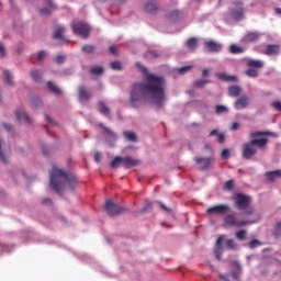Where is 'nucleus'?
<instances>
[{"instance_id": "4d7b16f0", "label": "nucleus", "mask_w": 281, "mask_h": 281, "mask_svg": "<svg viewBox=\"0 0 281 281\" xmlns=\"http://www.w3.org/2000/svg\"><path fill=\"white\" fill-rule=\"evenodd\" d=\"M3 126L8 133H12V125L10 123H4Z\"/></svg>"}, {"instance_id": "49530a36", "label": "nucleus", "mask_w": 281, "mask_h": 281, "mask_svg": "<svg viewBox=\"0 0 281 281\" xmlns=\"http://www.w3.org/2000/svg\"><path fill=\"white\" fill-rule=\"evenodd\" d=\"M190 69H192V66L180 67V68H178V74H188V71H190Z\"/></svg>"}, {"instance_id": "39448f33", "label": "nucleus", "mask_w": 281, "mask_h": 281, "mask_svg": "<svg viewBox=\"0 0 281 281\" xmlns=\"http://www.w3.org/2000/svg\"><path fill=\"white\" fill-rule=\"evenodd\" d=\"M224 223L229 227H245V225H254V223H258V221H239L235 214H228L225 216Z\"/></svg>"}, {"instance_id": "603ef678", "label": "nucleus", "mask_w": 281, "mask_h": 281, "mask_svg": "<svg viewBox=\"0 0 281 281\" xmlns=\"http://www.w3.org/2000/svg\"><path fill=\"white\" fill-rule=\"evenodd\" d=\"M45 56H47V53H45L44 50H41V52L37 54L38 60H45Z\"/></svg>"}, {"instance_id": "20e7f679", "label": "nucleus", "mask_w": 281, "mask_h": 281, "mask_svg": "<svg viewBox=\"0 0 281 281\" xmlns=\"http://www.w3.org/2000/svg\"><path fill=\"white\" fill-rule=\"evenodd\" d=\"M245 3L243 0H232L228 9V16L235 21H243L245 19Z\"/></svg>"}, {"instance_id": "0e129e2a", "label": "nucleus", "mask_w": 281, "mask_h": 281, "mask_svg": "<svg viewBox=\"0 0 281 281\" xmlns=\"http://www.w3.org/2000/svg\"><path fill=\"white\" fill-rule=\"evenodd\" d=\"M41 14H49V9L43 8L40 10Z\"/></svg>"}, {"instance_id": "4468645a", "label": "nucleus", "mask_w": 281, "mask_h": 281, "mask_svg": "<svg viewBox=\"0 0 281 281\" xmlns=\"http://www.w3.org/2000/svg\"><path fill=\"white\" fill-rule=\"evenodd\" d=\"M78 93L80 102H89L91 100V93L87 88H85V86L79 87Z\"/></svg>"}, {"instance_id": "cd10ccee", "label": "nucleus", "mask_w": 281, "mask_h": 281, "mask_svg": "<svg viewBox=\"0 0 281 281\" xmlns=\"http://www.w3.org/2000/svg\"><path fill=\"white\" fill-rule=\"evenodd\" d=\"M266 177L270 181H276V179H280V177H281V169H278V170H274V171H268V172H266Z\"/></svg>"}, {"instance_id": "58836bf2", "label": "nucleus", "mask_w": 281, "mask_h": 281, "mask_svg": "<svg viewBox=\"0 0 281 281\" xmlns=\"http://www.w3.org/2000/svg\"><path fill=\"white\" fill-rule=\"evenodd\" d=\"M31 76H32V78H33V80H34L35 82H41V78H42L41 71H38V70H33V71L31 72Z\"/></svg>"}, {"instance_id": "473e14b6", "label": "nucleus", "mask_w": 281, "mask_h": 281, "mask_svg": "<svg viewBox=\"0 0 281 281\" xmlns=\"http://www.w3.org/2000/svg\"><path fill=\"white\" fill-rule=\"evenodd\" d=\"M2 144H3V140L0 139V161H2V164H8V161H9L8 155L5 154V151L3 149H1Z\"/></svg>"}, {"instance_id": "09e8293b", "label": "nucleus", "mask_w": 281, "mask_h": 281, "mask_svg": "<svg viewBox=\"0 0 281 281\" xmlns=\"http://www.w3.org/2000/svg\"><path fill=\"white\" fill-rule=\"evenodd\" d=\"M221 157L222 159H229V149H223Z\"/></svg>"}, {"instance_id": "bb28decb", "label": "nucleus", "mask_w": 281, "mask_h": 281, "mask_svg": "<svg viewBox=\"0 0 281 281\" xmlns=\"http://www.w3.org/2000/svg\"><path fill=\"white\" fill-rule=\"evenodd\" d=\"M64 34H65V29L63 26H58L55 30L53 37L57 38L58 41H65L66 43H69V41L65 40V36H63Z\"/></svg>"}, {"instance_id": "338daca9", "label": "nucleus", "mask_w": 281, "mask_h": 281, "mask_svg": "<svg viewBox=\"0 0 281 281\" xmlns=\"http://www.w3.org/2000/svg\"><path fill=\"white\" fill-rule=\"evenodd\" d=\"M110 53L117 54V48H115V46H110Z\"/></svg>"}, {"instance_id": "a211bd4d", "label": "nucleus", "mask_w": 281, "mask_h": 281, "mask_svg": "<svg viewBox=\"0 0 281 281\" xmlns=\"http://www.w3.org/2000/svg\"><path fill=\"white\" fill-rule=\"evenodd\" d=\"M263 54H266V56H278V54H280V46L270 44L267 46Z\"/></svg>"}, {"instance_id": "c756f323", "label": "nucleus", "mask_w": 281, "mask_h": 281, "mask_svg": "<svg viewBox=\"0 0 281 281\" xmlns=\"http://www.w3.org/2000/svg\"><path fill=\"white\" fill-rule=\"evenodd\" d=\"M123 135L128 142H137V135L133 132L125 131L123 132Z\"/></svg>"}, {"instance_id": "c85d7f7f", "label": "nucleus", "mask_w": 281, "mask_h": 281, "mask_svg": "<svg viewBox=\"0 0 281 281\" xmlns=\"http://www.w3.org/2000/svg\"><path fill=\"white\" fill-rule=\"evenodd\" d=\"M180 16H181V11H179V10H173V11H170V12L167 14V20H168V21H177V20H179Z\"/></svg>"}, {"instance_id": "1a4fd4ad", "label": "nucleus", "mask_w": 281, "mask_h": 281, "mask_svg": "<svg viewBox=\"0 0 281 281\" xmlns=\"http://www.w3.org/2000/svg\"><path fill=\"white\" fill-rule=\"evenodd\" d=\"M194 161L198 166H200V170H210L212 168V164H214V158L212 157H194Z\"/></svg>"}, {"instance_id": "f704fd0d", "label": "nucleus", "mask_w": 281, "mask_h": 281, "mask_svg": "<svg viewBox=\"0 0 281 281\" xmlns=\"http://www.w3.org/2000/svg\"><path fill=\"white\" fill-rule=\"evenodd\" d=\"M121 164H123V157L116 156L111 162V168H117Z\"/></svg>"}, {"instance_id": "7ed1b4c3", "label": "nucleus", "mask_w": 281, "mask_h": 281, "mask_svg": "<svg viewBox=\"0 0 281 281\" xmlns=\"http://www.w3.org/2000/svg\"><path fill=\"white\" fill-rule=\"evenodd\" d=\"M70 188V190H74L78 186V178L76 176H69L65 170L53 167L50 172V188L57 192V194H60L65 188Z\"/></svg>"}, {"instance_id": "5701e85b", "label": "nucleus", "mask_w": 281, "mask_h": 281, "mask_svg": "<svg viewBox=\"0 0 281 281\" xmlns=\"http://www.w3.org/2000/svg\"><path fill=\"white\" fill-rule=\"evenodd\" d=\"M240 93H243L241 87L231 86L228 88V95H231V98H238V95H240Z\"/></svg>"}, {"instance_id": "8fccbe9b", "label": "nucleus", "mask_w": 281, "mask_h": 281, "mask_svg": "<svg viewBox=\"0 0 281 281\" xmlns=\"http://www.w3.org/2000/svg\"><path fill=\"white\" fill-rule=\"evenodd\" d=\"M66 58H67V57H65L64 55H58V56L56 57V63H57L58 65H63V63H65Z\"/></svg>"}, {"instance_id": "6ab92c4d", "label": "nucleus", "mask_w": 281, "mask_h": 281, "mask_svg": "<svg viewBox=\"0 0 281 281\" xmlns=\"http://www.w3.org/2000/svg\"><path fill=\"white\" fill-rule=\"evenodd\" d=\"M260 38V34L256 32H249L243 37V43H256Z\"/></svg>"}, {"instance_id": "864d4df0", "label": "nucleus", "mask_w": 281, "mask_h": 281, "mask_svg": "<svg viewBox=\"0 0 281 281\" xmlns=\"http://www.w3.org/2000/svg\"><path fill=\"white\" fill-rule=\"evenodd\" d=\"M273 109H276L277 111L281 112V102L280 101H276L272 103Z\"/></svg>"}, {"instance_id": "c03bdc74", "label": "nucleus", "mask_w": 281, "mask_h": 281, "mask_svg": "<svg viewBox=\"0 0 281 281\" xmlns=\"http://www.w3.org/2000/svg\"><path fill=\"white\" fill-rule=\"evenodd\" d=\"M226 247H228V249H236V243L234 241V239H227L226 240Z\"/></svg>"}, {"instance_id": "6e6d98bb", "label": "nucleus", "mask_w": 281, "mask_h": 281, "mask_svg": "<svg viewBox=\"0 0 281 281\" xmlns=\"http://www.w3.org/2000/svg\"><path fill=\"white\" fill-rule=\"evenodd\" d=\"M160 207H161V210H164L165 212H167V214H170V212H172V209L166 206L164 203H160Z\"/></svg>"}, {"instance_id": "680f3d73", "label": "nucleus", "mask_w": 281, "mask_h": 281, "mask_svg": "<svg viewBox=\"0 0 281 281\" xmlns=\"http://www.w3.org/2000/svg\"><path fill=\"white\" fill-rule=\"evenodd\" d=\"M251 214H254V209H249L244 212V216H251Z\"/></svg>"}, {"instance_id": "052dcab7", "label": "nucleus", "mask_w": 281, "mask_h": 281, "mask_svg": "<svg viewBox=\"0 0 281 281\" xmlns=\"http://www.w3.org/2000/svg\"><path fill=\"white\" fill-rule=\"evenodd\" d=\"M43 205H50L52 204V199L46 198L42 201Z\"/></svg>"}, {"instance_id": "aec40b11", "label": "nucleus", "mask_w": 281, "mask_h": 281, "mask_svg": "<svg viewBox=\"0 0 281 281\" xmlns=\"http://www.w3.org/2000/svg\"><path fill=\"white\" fill-rule=\"evenodd\" d=\"M222 244H223V236H220L216 240L217 248H215L214 250V255L217 260H221V256H223V248L221 247Z\"/></svg>"}, {"instance_id": "b1692460", "label": "nucleus", "mask_w": 281, "mask_h": 281, "mask_svg": "<svg viewBox=\"0 0 281 281\" xmlns=\"http://www.w3.org/2000/svg\"><path fill=\"white\" fill-rule=\"evenodd\" d=\"M217 78L224 82H236V80H238L236 76H229L225 72L217 74Z\"/></svg>"}, {"instance_id": "393cba45", "label": "nucleus", "mask_w": 281, "mask_h": 281, "mask_svg": "<svg viewBox=\"0 0 281 281\" xmlns=\"http://www.w3.org/2000/svg\"><path fill=\"white\" fill-rule=\"evenodd\" d=\"M47 89L48 91H50V93H55V95L63 94V90H60V88H58V86H56V83H54L53 81L47 82Z\"/></svg>"}, {"instance_id": "f8f14e48", "label": "nucleus", "mask_w": 281, "mask_h": 281, "mask_svg": "<svg viewBox=\"0 0 281 281\" xmlns=\"http://www.w3.org/2000/svg\"><path fill=\"white\" fill-rule=\"evenodd\" d=\"M234 106L237 111H243V109H247V106H249V97H240L235 101Z\"/></svg>"}, {"instance_id": "4be33fe9", "label": "nucleus", "mask_w": 281, "mask_h": 281, "mask_svg": "<svg viewBox=\"0 0 281 281\" xmlns=\"http://www.w3.org/2000/svg\"><path fill=\"white\" fill-rule=\"evenodd\" d=\"M186 45L190 52H196V47H199V40L196 37H190Z\"/></svg>"}, {"instance_id": "2f4dec72", "label": "nucleus", "mask_w": 281, "mask_h": 281, "mask_svg": "<svg viewBox=\"0 0 281 281\" xmlns=\"http://www.w3.org/2000/svg\"><path fill=\"white\" fill-rule=\"evenodd\" d=\"M90 74H92L93 76H102L104 74V68L95 66L91 68Z\"/></svg>"}, {"instance_id": "2eb2a0df", "label": "nucleus", "mask_w": 281, "mask_h": 281, "mask_svg": "<svg viewBox=\"0 0 281 281\" xmlns=\"http://www.w3.org/2000/svg\"><path fill=\"white\" fill-rule=\"evenodd\" d=\"M123 166H125L126 170H130V168H135V166H139V160L131 156H126L123 157Z\"/></svg>"}, {"instance_id": "ddd939ff", "label": "nucleus", "mask_w": 281, "mask_h": 281, "mask_svg": "<svg viewBox=\"0 0 281 281\" xmlns=\"http://www.w3.org/2000/svg\"><path fill=\"white\" fill-rule=\"evenodd\" d=\"M144 10L148 14H155L159 10V3H157V0H148L144 5Z\"/></svg>"}, {"instance_id": "3c124183", "label": "nucleus", "mask_w": 281, "mask_h": 281, "mask_svg": "<svg viewBox=\"0 0 281 281\" xmlns=\"http://www.w3.org/2000/svg\"><path fill=\"white\" fill-rule=\"evenodd\" d=\"M94 161H95L97 164H100V161H102V153L97 151V153L94 154Z\"/></svg>"}, {"instance_id": "dca6fc26", "label": "nucleus", "mask_w": 281, "mask_h": 281, "mask_svg": "<svg viewBox=\"0 0 281 281\" xmlns=\"http://www.w3.org/2000/svg\"><path fill=\"white\" fill-rule=\"evenodd\" d=\"M15 117L18 122H25L26 124H32V119L27 113H25L24 110H18L15 111Z\"/></svg>"}, {"instance_id": "ea45409f", "label": "nucleus", "mask_w": 281, "mask_h": 281, "mask_svg": "<svg viewBox=\"0 0 281 281\" xmlns=\"http://www.w3.org/2000/svg\"><path fill=\"white\" fill-rule=\"evenodd\" d=\"M82 52H85L86 54H93V52H95V46H93V45H83L82 46Z\"/></svg>"}, {"instance_id": "a18cd8bd", "label": "nucleus", "mask_w": 281, "mask_h": 281, "mask_svg": "<svg viewBox=\"0 0 281 281\" xmlns=\"http://www.w3.org/2000/svg\"><path fill=\"white\" fill-rule=\"evenodd\" d=\"M111 68L120 71V69H122V63H120V61H112L111 63Z\"/></svg>"}, {"instance_id": "72a5a7b5", "label": "nucleus", "mask_w": 281, "mask_h": 281, "mask_svg": "<svg viewBox=\"0 0 281 281\" xmlns=\"http://www.w3.org/2000/svg\"><path fill=\"white\" fill-rule=\"evenodd\" d=\"M272 235L274 238H281V222H278L274 225V231H273Z\"/></svg>"}, {"instance_id": "79ce46f5", "label": "nucleus", "mask_w": 281, "mask_h": 281, "mask_svg": "<svg viewBox=\"0 0 281 281\" xmlns=\"http://www.w3.org/2000/svg\"><path fill=\"white\" fill-rule=\"evenodd\" d=\"M224 190L232 192V190H234V180L226 181V183L224 186Z\"/></svg>"}, {"instance_id": "423d86ee", "label": "nucleus", "mask_w": 281, "mask_h": 281, "mask_svg": "<svg viewBox=\"0 0 281 281\" xmlns=\"http://www.w3.org/2000/svg\"><path fill=\"white\" fill-rule=\"evenodd\" d=\"M71 27L77 36H81V38H89V34L91 32L89 24L85 22H77L72 23Z\"/></svg>"}, {"instance_id": "de8ad7c7", "label": "nucleus", "mask_w": 281, "mask_h": 281, "mask_svg": "<svg viewBox=\"0 0 281 281\" xmlns=\"http://www.w3.org/2000/svg\"><path fill=\"white\" fill-rule=\"evenodd\" d=\"M260 245V240L258 239H252L250 243H249V248L250 249H256V247H258Z\"/></svg>"}, {"instance_id": "13d9d810", "label": "nucleus", "mask_w": 281, "mask_h": 281, "mask_svg": "<svg viewBox=\"0 0 281 281\" xmlns=\"http://www.w3.org/2000/svg\"><path fill=\"white\" fill-rule=\"evenodd\" d=\"M217 139H218L220 144H223L225 142V135L218 134Z\"/></svg>"}, {"instance_id": "7c9ffc66", "label": "nucleus", "mask_w": 281, "mask_h": 281, "mask_svg": "<svg viewBox=\"0 0 281 281\" xmlns=\"http://www.w3.org/2000/svg\"><path fill=\"white\" fill-rule=\"evenodd\" d=\"M229 52H231V54H243V52H245V48H243L236 44H233L229 47Z\"/></svg>"}, {"instance_id": "412c9836", "label": "nucleus", "mask_w": 281, "mask_h": 281, "mask_svg": "<svg viewBox=\"0 0 281 281\" xmlns=\"http://www.w3.org/2000/svg\"><path fill=\"white\" fill-rule=\"evenodd\" d=\"M98 106L99 113H101L102 115H106L108 117L111 115V109L106 106L104 101H99Z\"/></svg>"}, {"instance_id": "69168bd1", "label": "nucleus", "mask_w": 281, "mask_h": 281, "mask_svg": "<svg viewBox=\"0 0 281 281\" xmlns=\"http://www.w3.org/2000/svg\"><path fill=\"white\" fill-rule=\"evenodd\" d=\"M41 104H43V103L41 102V100H35V99H33V105H34V106H41Z\"/></svg>"}, {"instance_id": "0eeeda50", "label": "nucleus", "mask_w": 281, "mask_h": 281, "mask_svg": "<svg viewBox=\"0 0 281 281\" xmlns=\"http://www.w3.org/2000/svg\"><path fill=\"white\" fill-rule=\"evenodd\" d=\"M104 210L109 214V216H117L122 214V212H126V209L123 206H120L111 200H106L104 204Z\"/></svg>"}, {"instance_id": "f03ea898", "label": "nucleus", "mask_w": 281, "mask_h": 281, "mask_svg": "<svg viewBox=\"0 0 281 281\" xmlns=\"http://www.w3.org/2000/svg\"><path fill=\"white\" fill-rule=\"evenodd\" d=\"M273 135L276 137V134L271 132H251L249 136L251 137V140L244 144L243 146V157L244 159H252L254 156L258 154V148L260 150H265L267 148V144H269V138L267 136ZM261 137V138H258Z\"/></svg>"}, {"instance_id": "9d476101", "label": "nucleus", "mask_w": 281, "mask_h": 281, "mask_svg": "<svg viewBox=\"0 0 281 281\" xmlns=\"http://www.w3.org/2000/svg\"><path fill=\"white\" fill-rule=\"evenodd\" d=\"M204 49H205V52L218 54V52H221V49H223V45L214 40H206V41H204Z\"/></svg>"}, {"instance_id": "a878e982", "label": "nucleus", "mask_w": 281, "mask_h": 281, "mask_svg": "<svg viewBox=\"0 0 281 281\" xmlns=\"http://www.w3.org/2000/svg\"><path fill=\"white\" fill-rule=\"evenodd\" d=\"M248 67L252 69H262V67H265V61L260 59H250L248 61Z\"/></svg>"}, {"instance_id": "f257e3e1", "label": "nucleus", "mask_w": 281, "mask_h": 281, "mask_svg": "<svg viewBox=\"0 0 281 281\" xmlns=\"http://www.w3.org/2000/svg\"><path fill=\"white\" fill-rule=\"evenodd\" d=\"M136 65L145 76L146 82H137L133 85L130 97L131 106L133 109H139V106H144L146 102H151V104L161 109L164 106V100H166L164 77L148 74V69L139 63Z\"/></svg>"}, {"instance_id": "a19ab883", "label": "nucleus", "mask_w": 281, "mask_h": 281, "mask_svg": "<svg viewBox=\"0 0 281 281\" xmlns=\"http://www.w3.org/2000/svg\"><path fill=\"white\" fill-rule=\"evenodd\" d=\"M227 111L229 110L225 105H216L215 108V113H217V115H221V113H227Z\"/></svg>"}, {"instance_id": "e2e57ef3", "label": "nucleus", "mask_w": 281, "mask_h": 281, "mask_svg": "<svg viewBox=\"0 0 281 281\" xmlns=\"http://www.w3.org/2000/svg\"><path fill=\"white\" fill-rule=\"evenodd\" d=\"M238 128H240V124L239 123H233L232 131H238Z\"/></svg>"}, {"instance_id": "37998d69", "label": "nucleus", "mask_w": 281, "mask_h": 281, "mask_svg": "<svg viewBox=\"0 0 281 281\" xmlns=\"http://www.w3.org/2000/svg\"><path fill=\"white\" fill-rule=\"evenodd\" d=\"M207 82H210L209 80H198L194 82L195 87H198V89H203V87H205L207 85Z\"/></svg>"}, {"instance_id": "9b49d317", "label": "nucleus", "mask_w": 281, "mask_h": 281, "mask_svg": "<svg viewBox=\"0 0 281 281\" xmlns=\"http://www.w3.org/2000/svg\"><path fill=\"white\" fill-rule=\"evenodd\" d=\"M225 212H229V205L220 204L206 210V214H225Z\"/></svg>"}, {"instance_id": "bf43d9fd", "label": "nucleus", "mask_w": 281, "mask_h": 281, "mask_svg": "<svg viewBox=\"0 0 281 281\" xmlns=\"http://www.w3.org/2000/svg\"><path fill=\"white\" fill-rule=\"evenodd\" d=\"M149 56H153V58H159V53L157 50L149 52Z\"/></svg>"}, {"instance_id": "6e6552de", "label": "nucleus", "mask_w": 281, "mask_h": 281, "mask_svg": "<svg viewBox=\"0 0 281 281\" xmlns=\"http://www.w3.org/2000/svg\"><path fill=\"white\" fill-rule=\"evenodd\" d=\"M235 205L239 210H247L249 205L251 204V198L249 195H245L243 193H237L234 198Z\"/></svg>"}, {"instance_id": "4c0bfd02", "label": "nucleus", "mask_w": 281, "mask_h": 281, "mask_svg": "<svg viewBox=\"0 0 281 281\" xmlns=\"http://www.w3.org/2000/svg\"><path fill=\"white\" fill-rule=\"evenodd\" d=\"M246 76H248L249 78H258V69H256V68L247 69Z\"/></svg>"}, {"instance_id": "c9c22d12", "label": "nucleus", "mask_w": 281, "mask_h": 281, "mask_svg": "<svg viewBox=\"0 0 281 281\" xmlns=\"http://www.w3.org/2000/svg\"><path fill=\"white\" fill-rule=\"evenodd\" d=\"M237 240H245L247 238V231L240 229L235 234Z\"/></svg>"}, {"instance_id": "f3484780", "label": "nucleus", "mask_w": 281, "mask_h": 281, "mask_svg": "<svg viewBox=\"0 0 281 281\" xmlns=\"http://www.w3.org/2000/svg\"><path fill=\"white\" fill-rule=\"evenodd\" d=\"M98 126L99 128H102L104 135H106L109 139H117V135L115 134V132L104 125V123H99Z\"/></svg>"}, {"instance_id": "5fc2aeb1", "label": "nucleus", "mask_w": 281, "mask_h": 281, "mask_svg": "<svg viewBox=\"0 0 281 281\" xmlns=\"http://www.w3.org/2000/svg\"><path fill=\"white\" fill-rule=\"evenodd\" d=\"M5 56V46H3L2 43H0V57L3 58Z\"/></svg>"}, {"instance_id": "774afa93", "label": "nucleus", "mask_w": 281, "mask_h": 281, "mask_svg": "<svg viewBox=\"0 0 281 281\" xmlns=\"http://www.w3.org/2000/svg\"><path fill=\"white\" fill-rule=\"evenodd\" d=\"M221 280L229 281V277L220 274Z\"/></svg>"}, {"instance_id": "e433bc0d", "label": "nucleus", "mask_w": 281, "mask_h": 281, "mask_svg": "<svg viewBox=\"0 0 281 281\" xmlns=\"http://www.w3.org/2000/svg\"><path fill=\"white\" fill-rule=\"evenodd\" d=\"M3 76L5 78L7 83L12 87L14 85V81L12 80V74L10 71L4 70Z\"/></svg>"}]
</instances>
